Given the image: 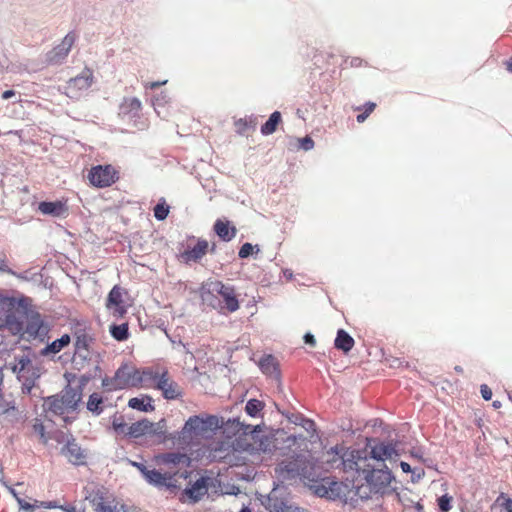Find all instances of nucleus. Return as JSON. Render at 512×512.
<instances>
[{
	"label": "nucleus",
	"mask_w": 512,
	"mask_h": 512,
	"mask_svg": "<svg viewBox=\"0 0 512 512\" xmlns=\"http://www.w3.org/2000/svg\"><path fill=\"white\" fill-rule=\"evenodd\" d=\"M328 455H332L331 458L327 459V463H330L332 467L336 462H339L343 466L344 471H355L359 476H366L373 466L370 461L373 460L371 455L369 456L368 450H349L343 446H335L327 452Z\"/></svg>",
	"instance_id": "f257e3e1"
},
{
	"label": "nucleus",
	"mask_w": 512,
	"mask_h": 512,
	"mask_svg": "<svg viewBox=\"0 0 512 512\" xmlns=\"http://www.w3.org/2000/svg\"><path fill=\"white\" fill-rule=\"evenodd\" d=\"M152 368L144 370L136 369L127 364L121 365L113 377H105L102 380V386L107 391L128 389L132 387H145L150 378L146 373L151 372Z\"/></svg>",
	"instance_id": "f03ea898"
},
{
	"label": "nucleus",
	"mask_w": 512,
	"mask_h": 512,
	"mask_svg": "<svg viewBox=\"0 0 512 512\" xmlns=\"http://www.w3.org/2000/svg\"><path fill=\"white\" fill-rule=\"evenodd\" d=\"M81 399V387L75 388L67 385L60 393L47 397L44 401V407L48 412L61 416L67 422L66 415L76 411Z\"/></svg>",
	"instance_id": "7ed1b4c3"
},
{
	"label": "nucleus",
	"mask_w": 512,
	"mask_h": 512,
	"mask_svg": "<svg viewBox=\"0 0 512 512\" xmlns=\"http://www.w3.org/2000/svg\"><path fill=\"white\" fill-rule=\"evenodd\" d=\"M149 376V382L146 388H153L161 391L162 396L166 400H176L182 397L183 391L177 382H175L167 369H151V372L146 373Z\"/></svg>",
	"instance_id": "20e7f679"
},
{
	"label": "nucleus",
	"mask_w": 512,
	"mask_h": 512,
	"mask_svg": "<svg viewBox=\"0 0 512 512\" xmlns=\"http://www.w3.org/2000/svg\"><path fill=\"white\" fill-rule=\"evenodd\" d=\"M130 306L131 303L128 290L120 285L113 286L108 293L105 307L115 318L120 319L127 314Z\"/></svg>",
	"instance_id": "39448f33"
},
{
	"label": "nucleus",
	"mask_w": 512,
	"mask_h": 512,
	"mask_svg": "<svg viewBox=\"0 0 512 512\" xmlns=\"http://www.w3.org/2000/svg\"><path fill=\"white\" fill-rule=\"evenodd\" d=\"M14 308L13 298L0 297V328H6L16 335L23 331V322L16 317Z\"/></svg>",
	"instance_id": "423d86ee"
},
{
	"label": "nucleus",
	"mask_w": 512,
	"mask_h": 512,
	"mask_svg": "<svg viewBox=\"0 0 512 512\" xmlns=\"http://www.w3.org/2000/svg\"><path fill=\"white\" fill-rule=\"evenodd\" d=\"M88 179L94 187L106 188L119 179V172L110 164L96 165L90 169Z\"/></svg>",
	"instance_id": "0eeeda50"
},
{
	"label": "nucleus",
	"mask_w": 512,
	"mask_h": 512,
	"mask_svg": "<svg viewBox=\"0 0 512 512\" xmlns=\"http://www.w3.org/2000/svg\"><path fill=\"white\" fill-rule=\"evenodd\" d=\"M178 476L181 478H186L187 473L186 471L181 474H179V472L161 473L156 469H151L145 476V479L151 485H154L159 488L166 487L167 489L172 490L180 487V485L178 484Z\"/></svg>",
	"instance_id": "6e6552de"
},
{
	"label": "nucleus",
	"mask_w": 512,
	"mask_h": 512,
	"mask_svg": "<svg viewBox=\"0 0 512 512\" xmlns=\"http://www.w3.org/2000/svg\"><path fill=\"white\" fill-rule=\"evenodd\" d=\"M219 420L216 416L209 415L205 418L199 416L190 417L183 428V434L203 435L204 433L217 428Z\"/></svg>",
	"instance_id": "1a4fd4ad"
},
{
	"label": "nucleus",
	"mask_w": 512,
	"mask_h": 512,
	"mask_svg": "<svg viewBox=\"0 0 512 512\" xmlns=\"http://www.w3.org/2000/svg\"><path fill=\"white\" fill-rule=\"evenodd\" d=\"M93 78V71L90 68H84L78 76L67 82L66 95L70 98H78L83 91L91 87Z\"/></svg>",
	"instance_id": "9d476101"
},
{
	"label": "nucleus",
	"mask_w": 512,
	"mask_h": 512,
	"mask_svg": "<svg viewBox=\"0 0 512 512\" xmlns=\"http://www.w3.org/2000/svg\"><path fill=\"white\" fill-rule=\"evenodd\" d=\"M162 422L164 421L162 420L161 422L155 424L147 419L137 421L128 427L127 434L134 438H138L143 435H152L159 438H164L165 430L164 425L161 424Z\"/></svg>",
	"instance_id": "9b49d317"
},
{
	"label": "nucleus",
	"mask_w": 512,
	"mask_h": 512,
	"mask_svg": "<svg viewBox=\"0 0 512 512\" xmlns=\"http://www.w3.org/2000/svg\"><path fill=\"white\" fill-rule=\"evenodd\" d=\"M212 290L216 292L224 301V309L233 313L240 308V304L237 298L236 290L231 285H226L221 281H215L211 283Z\"/></svg>",
	"instance_id": "f8f14e48"
},
{
	"label": "nucleus",
	"mask_w": 512,
	"mask_h": 512,
	"mask_svg": "<svg viewBox=\"0 0 512 512\" xmlns=\"http://www.w3.org/2000/svg\"><path fill=\"white\" fill-rule=\"evenodd\" d=\"M392 478V474L387 469L386 466H384V468L381 469L373 468L364 477V479L370 486L371 491L375 493L382 492L384 489H386L390 485Z\"/></svg>",
	"instance_id": "ddd939ff"
},
{
	"label": "nucleus",
	"mask_w": 512,
	"mask_h": 512,
	"mask_svg": "<svg viewBox=\"0 0 512 512\" xmlns=\"http://www.w3.org/2000/svg\"><path fill=\"white\" fill-rule=\"evenodd\" d=\"M75 40V33H68L58 46L54 47L47 53V62L52 65L62 63V61L68 56Z\"/></svg>",
	"instance_id": "4468645a"
},
{
	"label": "nucleus",
	"mask_w": 512,
	"mask_h": 512,
	"mask_svg": "<svg viewBox=\"0 0 512 512\" xmlns=\"http://www.w3.org/2000/svg\"><path fill=\"white\" fill-rule=\"evenodd\" d=\"M251 441L247 443L245 449L252 453L270 452L275 448L274 440L268 436L257 432L250 435Z\"/></svg>",
	"instance_id": "2eb2a0df"
},
{
	"label": "nucleus",
	"mask_w": 512,
	"mask_h": 512,
	"mask_svg": "<svg viewBox=\"0 0 512 512\" xmlns=\"http://www.w3.org/2000/svg\"><path fill=\"white\" fill-rule=\"evenodd\" d=\"M64 456L74 465H82L85 463V451L79 446L75 439L68 440L62 449Z\"/></svg>",
	"instance_id": "dca6fc26"
},
{
	"label": "nucleus",
	"mask_w": 512,
	"mask_h": 512,
	"mask_svg": "<svg viewBox=\"0 0 512 512\" xmlns=\"http://www.w3.org/2000/svg\"><path fill=\"white\" fill-rule=\"evenodd\" d=\"M208 247L209 244L207 240L199 239L192 248H188L182 253V258L185 262H197L207 254Z\"/></svg>",
	"instance_id": "f3484780"
},
{
	"label": "nucleus",
	"mask_w": 512,
	"mask_h": 512,
	"mask_svg": "<svg viewBox=\"0 0 512 512\" xmlns=\"http://www.w3.org/2000/svg\"><path fill=\"white\" fill-rule=\"evenodd\" d=\"M314 488L316 495L328 499H335L339 497L341 484L336 481H331L330 479H324L323 483L315 485Z\"/></svg>",
	"instance_id": "a211bd4d"
},
{
	"label": "nucleus",
	"mask_w": 512,
	"mask_h": 512,
	"mask_svg": "<svg viewBox=\"0 0 512 512\" xmlns=\"http://www.w3.org/2000/svg\"><path fill=\"white\" fill-rule=\"evenodd\" d=\"M10 365L12 372L17 375L19 380L31 375V372L34 370L32 369V361L27 355L16 356L14 362Z\"/></svg>",
	"instance_id": "6ab92c4d"
},
{
	"label": "nucleus",
	"mask_w": 512,
	"mask_h": 512,
	"mask_svg": "<svg viewBox=\"0 0 512 512\" xmlns=\"http://www.w3.org/2000/svg\"><path fill=\"white\" fill-rule=\"evenodd\" d=\"M24 333L28 335V339L41 338L47 333L43 321L41 320L38 314L30 317V319L27 322Z\"/></svg>",
	"instance_id": "aec40b11"
},
{
	"label": "nucleus",
	"mask_w": 512,
	"mask_h": 512,
	"mask_svg": "<svg viewBox=\"0 0 512 512\" xmlns=\"http://www.w3.org/2000/svg\"><path fill=\"white\" fill-rule=\"evenodd\" d=\"M370 455L373 460L384 461L396 456L397 453L393 444L378 443L371 447Z\"/></svg>",
	"instance_id": "412c9836"
},
{
	"label": "nucleus",
	"mask_w": 512,
	"mask_h": 512,
	"mask_svg": "<svg viewBox=\"0 0 512 512\" xmlns=\"http://www.w3.org/2000/svg\"><path fill=\"white\" fill-rule=\"evenodd\" d=\"M208 491L207 479L198 478L190 487L184 490V494L193 502L200 500Z\"/></svg>",
	"instance_id": "4be33fe9"
},
{
	"label": "nucleus",
	"mask_w": 512,
	"mask_h": 512,
	"mask_svg": "<svg viewBox=\"0 0 512 512\" xmlns=\"http://www.w3.org/2000/svg\"><path fill=\"white\" fill-rule=\"evenodd\" d=\"M38 210L44 215H51L54 217H60L67 213L68 208L65 203L62 201L55 202H40L38 205Z\"/></svg>",
	"instance_id": "5701e85b"
},
{
	"label": "nucleus",
	"mask_w": 512,
	"mask_h": 512,
	"mask_svg": "<svg viewBox=\"0 0 512 512\" xmlns=\"http://www.w3.org/2000/svg\"><path fill=\"white\" fill-rule=\"evenodd\" d=\"M95 512H119L117 506L110 501L108 497L101 491L95 493L91 499Z\"/></svg>",
	"instance_id": "b1692460"
},
{
	"label": "nucleus",
	"mask_w": 512,
	"mask_h": 512,
	"mask_svg": "<svg viewBox=\"0 0 512 512\" xmlns=\"http://www.w3.org/2000/svg\"><path fill=\"white\" fill-rule=\"evenodd\" d=\"M214 231L220 239L226 242L231 241L237 233L236 228L234 226H230L229 221L221 219L216 220L214 224Z\"/></svg>",
	"instance_id": "393cba45"
},
{
	"label": "nucleus",
	"mask_w": 512,
	"mask_h": 512,
	"mask_svg": "<svg viewBox=\"0 0 512 512\" xmlns=\"http://www.w3.org/2000/svg\"><path fill=\"white\" fill-rule=\"evenodd\" d=\"M71 338L68 334L62 335L59 339L48 344L40 351L41 356L55 355L70 344Z\"/></svg>",
	"instance_id": "a878e982"
},
{
	"label": "nucleus",
	"mask_w": 512,
	"mask_h": 512,
	"mask_svg": "<svg viewBox=\"0 0 512 512\" xmlns=\"http://www.w3.org/2000/svg\"><path fill=\"white\" fill-rule=\"evenodd\" d=\"M354 344V339L345 330L339 329L337 331V335L334 341V346L336 349L341 350L344 353H348L351 351Z\"/></svg>",
	"instance_id": "bb28decb"
},
{
	"label": "nucleus",
	"mask_w": 512,
	"mask_h": 512,
	"mask_svg": "<svg viewBox=\"0 0 512 512\" xmlns=\"http://www.w3.org/2000/svg\"><path fill=\"white\" fill-rule=\"evenodd\" d=\"M259 367L264 374L270 377L277 378L279 376L278 362L272 355L264 356L259 362Z\"/></svg>",
	"instance_id": "cd10ccee"
},
{
	"label": "nucleus",
	"mask_w": 512,
	"mask_h": 512,
	"mask_svg": "<svg viewBox=\"0 0 512 512\" xmlns=\"http://www.w3.org/2000/svg\"><path fill=\"white\" fill-rule=\"evenodd\" d=\"M281 121V113L279 111L273 112L269 119L261 126V133L265 136L273 134Z\"/></svg>",
	"instance_id": "c85d7f7f"
},
{
	"label": "nucleus",
	"mask_w": 512,
	"mask_h": 512,
	"mask_svg": "<svg viewBox=\"0 0 512 512\" xmlns=\"http://www.w3.org/2000/svg\"><path fill=\"white\" fill-rule=\"evenodd\" d=\"M141 108V101L135 97L125 98L121 104L122 112L125 114H132L133 116L137 115Z\"/></svg>",
	"instance_id": "c756f323"
},
{
	"label": "nucleus",
	"mask_w": 512,
	"mask_h": 512,
	"mask_svg": "<svg viewBox=\"0 0 512 512\" xmlns=\"http://www.w3.org/2000/svg\"><path fill=\"white\" fill-rule=\"evenodd\" d=\"M109 331L111 336L117 341H125L129 338L128 323H122L120 325L112 324Z\"/></svg>",
	"instance_id": "7c9ffc66"
},
{
	"label": "nucleus",
	"mask_w": 512,
	"mask_h": 512,
	"mask_svg": "<svg viewBox=\"0 0 512 512\" xmlns=\"http://www.w3.org/2000/svg\"><path fill=\"white\" fill-rule=\"evenodd\" d=\"M103 398L98 393H92L87 402V409L99 415L103 411Z\"/></svg>",
	"instance_id": "2f4dec72"
},
{
	"label": "nucleus",
	"mask_w": 512,
	"mask_h": 512,
	"mask_svg": "<svg viewBox=\"0 0 512 512\" xmlns=\"http://www.w3.org/2000/svg\"><path fill=\"white\" fill-rule=\"evenodd\" d=\"M269 510L270 512H298V508H293L292 506L287 505L281 499H270L269 502Z\"/></svg>",
	"instance_id": "473e14b6"
},
{
	"label": "nucleus",
	"mask_w": 512,
	"mask_h": 512,
	"mask_svg": "<svg viewBox=\"0 0 512 512\" xmlns=\"http://www.w3.org/2000/svg\"><path fill=\"white\" fill-rule=\"evenodd\" d=\"M32 430H33V433L39 438V440L43 444H46L48 442L49 437H48V435L46 433L45 426H44V424H43L41 419L35 418L33 420Z\"/></svg>",
	"instance_id": "72a5a7b5"
},
{
	"label": "nucleus",
	"mask_w": 512,
	"mask_h": 512,
	"mask_svg": "<svg viewBox=\"0 0 512 512\" xmlns=\"http://www.w3.org/2000/svg\"><path fill=\"white\" fill-rule=\"evenodd\" d=\"M90 341L91 338L87 333L77 332L75 339V351L77 353L81 352L82 350L88 351Z\"/></svg>",
	"instance_id": "f704fd0d"
},
{
	"label": "nucleus",
	"mask_w": 512,
	"mask_h": 512,
	"mask_svg": "<svg viewBox=\"0 0 512 512\" xmlns=\"http://www.w3.org/2000/svg\"><path fill=\"white\" fill-rule=\"evenodd\" d=\"M376 103L367 102L363 106L356 107V111H360L361 113L357 115V122L363 123L370 114L375 110Z\"/></svg>",
	"instance_id": "c9c22d12"
},
{
	"label": "nucleus",
	"mask_w": 512,
	"mask_h": 512,
	"mask_svg": "<svg viewBox=\"0 0 512 512\" xmlns=\"http://www.w3.org/2000/svg\"><path fill=\"white\" fill-rule=\"evenodd\" d=\"M39 374L33 370L31 372V375H28V376H25L24 378L21 379L22 381V392L24 394H30L33 387L35 386V381L36 379L39 378Z\"/></svg>",
	"instance_id": "e433bc0d"
},
{
	"label": "nucleus",
	"mask_w": 512,
	"mask_h": 512,
	"mask_svg": "<svg viewBox=\"0 0 512 512\" xmlns=\"http://www.w3.org/2000/svg\"><path fill=\"white\" fill-rule=\"evenodd\" d=\"M128 406L133 409H136L139 411H144V412H148V411H151L154 409V407L152 406V404L150 402L145 403L144 399L137 398V397L131 398L128 402Z\"/></svg>",
	"instance_id": "4c0bfd02"
},
{
	"label": "nucleus",
	"mask_w": 512,
	"mask_h": 512,
	"mask_svg": "<svg viewBox=\"0 0 512 512\" xmlns=\"http://www.w3.org/2000/svg\"><path fill=\"white\" fill-rule=\"evenodd\" d=\"M162 461L165 464L177 465L180 463H186L188 461V458L186 457V455L181 453H167L163 455Z\"/></svg>",
	"instance_id": "58836bf2"
},
{
	"label": "nucleus",
	"mask_w": 512,
	"mask_h": 512,
	"mask_svg": "<svg viewBox=\"0 0 512 512\" xmlns=\"http://www.w3.org/2000/svg\"><path fill=\"white\" fill-rule=\"evenodd\" d=\"M264 408L263 402L257 399H250L245 406L248 415L255 417Z\"/></svg>",
	"instance_id": "ea45409f"
},
{
	"label": "nucleus",
	"mask_w": 512,
	"mask_h": 512,
	"mask_svg": "<svg viewBox=\"0 0 512 512\" xmlns=\"http://www.w3.org/2000/svg\"><path fill=\"white\" fill-rule=\"evenodd\" d=\"M168 214H169V206L165 203V201L159 202L154 207V217L157 220H164V219H166Z\"/></svg>",
	"instance_id": "a19ab883"
},
{
	"label": "nucleus",
	"mask_w": 512,
	"mask_h": 512,
	"mask_svg": "<svg viewBox=\"0 0 512 512\" xmlns=\"http://www.w3.org/2000/svg\"><path fill=\"white\" fill-rule=\"evenodd\" d=\"M451 501L452 497L445 494L438 499V506L442 511L447 512L451 509Z\"/></svg>",
	"instance_id": "79ce46f5"
},
{
	"label": "nucleus",
	"mask_w": 512,
	"mask_h": 512,
	"mask_svg": "<svg viewBox=\"0 0 512 512\" xmlns=\"http://www.w3.org/2000/svg\"><path fill=\"white\" fill-rule=\"evenodd\" d=\"M299 146L305 151H309L314 147V141L311 137L305 136L303 138L298 139Z\"/></svg>",
	"instance_id": "37998d69"
},
{
	"label": "nucleus",
	"mask_w": 512,
	"mask_h": 512,
	"mask_svg": "<svg viewBox=\"0 0 512 512\" xmlns=\"http://www.w3.org/2000/svg\"><path fill=\"white\" fill-rule=\"evenodd\" d=\"M254 247L250 243H245L241 246L238 255L240 258L244 259L250 256L253 253Z\"/></svg>",
	"instance_id": "c03bdc74"
},
{
	"label": "nucleus",
	"mask_w": 512,
	"mask_h": 512,
	"mask_svg": "<svg viewBox=\"0 0 512 512\" xmlns=\"http://www.w3.org/2000/svg\"><path fill=\"white\" fill-rule=\"evenodd\" d=\"M0 271L14 274V272L7 265V258L4 253H0Z\"/></svg>",
	"instance_id": "a18cd8bd"
},
{
	"label": "nucleus",
	"mask_w": 512,
	"mask_h": 512,
	"mask_svg": "<svg viewBox=\"0 0 512 512\" xmlns=\"http://www.w3.org/2000/svg\"><path fill=\"white\" fill-rule=\"evenodd\" d=\"M480 392L483 399L488 401L492 398V391L486 384L481 385Z\"/></svg>",
	"instance_id": "49530a36"
},
{
	"label": "nucleus",
	"mask_w": 512,
	"mask_h": 512,
	"mask_svg": "<svg viewBox=\"0 0 512 512\" xmlns=\"http://www.w3.org/2000/svg\"><path fill=\"white\" fill-rule=\"evenodd\" d=\"M17 502L19 503L20 507L25 511L32 512L35 509V505H32L21 498H17Z\"/></svg>",
	"instance_id": "de8ad7c7"
},
{
	"label": "nucleus",
	"mask_w": 512,
	"mask_h": 512,
	"mask_svg": "<svg viewBox=\"0 0 512 512\" xmlns=\"http://www.w3.org/2000/svg\"><path fill=\"white\" fill-rule=\"evenodd\" d=\"M60 506L61 505H58L57 502H55V501L40 502L39 505H37V507L45 508V509H54V508L60 509Z\"/></svg>",
	"instance_id": "09e8293b"
},
{
	"label": "nucleus",
	"mask_w": 512,
	"mask_h": 512,
	"mask_svg": "<svg viewBox=\"0 0 512 512\" xmlns=\"http://www.w3.org/2000/svg\"><path fill=\"white\" fill-rule=\"evenodd\" d=\"M60 509L64 512H85V509H78L76 506L70 504L60 506Z\"/></svg>",
	"instance_id": "8fccbe9b"
},
{
	"label": "nucleus",
	"mask_w": 512,
	"mask_h": 512,
	"mask_svg": "<svg viewBox=\"0 0 512 512\" xmlns=\"http://www.w3.org/2000/svg\"><path fill=\"white\" fill-rule=\"evenodd\" d=\"M133 466H135L141 473L142 475L145 477L147 475V473L150 471V469H148L144 464L142 463H137V462H133Z\"/></svg>",
	"instance_id": "3c124183"
},
{
	"label": "nucleus",
	"mask_w": 512,
	"mask_h": 512,
	"mask_svg": "<svg viewBox=\"0 0 512 512\" xmlns=\"http://www.w3.org/2000/svg\"><path fill=\"white\" fill-rule=\"evenodd\" d=\"M304 340H305V343L310 344L312 346H314L316 344V340H315L314 336L310 333H307L304 336Z\"/></svg>",
	"instance_id": "603ef678"
},
{
	"label": "nucleus",
	"mask_w": 512,
	"mask_h": 512,
	"mask_svg": "<svg viewBox=\"0 0 512 512\" xmlns=\"http://www.w3.org/2000/svg\"><path fill=\"white\" fill-rule=\"evenodd\" d=\"M15 95L13 90H6L2 93V99L7 100Z\"/></svg>",
	"instance_id": "864d4df0"
},
{
	"label": "nucleus",
	"mask_w": 512,
	"mask_h": 512,
	"mask_svg": "<svg viewBox=\"0 0 512 512\" xmlns=\"http://www.w3.org/2000/svg\"><path fill=\"white\" fill-rule=\"evenodd\" d=\"M503 506H504V509L506 510V512H512V500L511 499H506Z\"/></svg>",
	"instance_id": "5fc2aeb1"
},
{
	"label": "nucleus",
	"mask_w": 512,
	"mask_h": 512,
	"mask_svg": "<svg viewBox=\"0 0 512 512\" xmlns=\"http://www.w3.org/2000/svg\"><path fill=\"white\" fill-rule=\"evenodd\" d=\"M166 81H163V82H151L149 84L146 85V87H149L151 89H155V88H158L160 87L161 85L165 84Z\"/></svg>",
	"instance_id": "6e6d98bb"
},
{
	"label": "nucleus",
	"mask_w": 512,
	"mask_h": 512,
	"mask_svg": "<svg viewBox=\"0 0 512 512\" xmlns=\"http://www.w3.org/2000/svg\"><path fill=\"white\" fill-rule=\"evenodd\" d=\"M400 466H401V469H402L403 472L407 473V472L411 471V466L408 463H406V462H401Z\"/></svg>",
	"instance_id": "4d7b16f0"
},
{
	"label": "nucleus",
	"mask_w": 512,
	"mask_h": 512,
	"mask_svg": "<svg viewBox=\"0 0 512 512\" xmlns=\"http://www.w3.org/2000/svg\"><path fill=\"white\" fill-rule=\"evenodd\" d=\"M506 69L512 73V58H510L507 62H506Z\"/></svg>",
	"instance_id": "13d9d810"
},
{
	"label": "nucleus",
	"mask_w": 512,
	"mask_h": 512,
	"mask_svg": "<svg viewBox=\"0 0 512 512\" xmlns=\"http://www.w3.org/2000/svg\"><path fill=\"white\" fill-rule=\"evenodd\" d=\"M9 490H10L11 494H12L16 499H17V498H20V497L17 495L16 491H15L13 488H10Z\"/></svg>",
	"instance_id": "bf43d9fd"
},
{
	"label": "nucleus",
	"mask_w": 512,
	"mask_h": 512,
	"mask_svg": "<svg viewBox=\"0 0 512 512\" xmlns=\"http://www.w3.org/2000/svg\"><path fill=\"white\" fill-rule=\"evenodd\" d=\"M240 512H252L250 508L248 507H243Z\"/></svg>",
	"instance_id": "052dcab7"
},
{
	"label": "nucleus",
	"mask_w": 512,
	"mask_h": 512,
	"mask_svg": "<svg viewBox=\"0 0 512 512\" xmlns=\"http://www.w3.org/2000/svg\"><path fill=\"white\" fill-rule=\"evenodd\" d=\"M238 124L246 125V122H243L242 120H239Z\"/></svg>",
	"instance_id": "680f3d73"
},
{
	"label": "nucleus",
	"mask_w": 512,
	"mask_h": 512,
	"mask_svg": "<svg viewBox=\"0 0 512 512\" xmlns=\"http://www.w3.org/2000/svg\"><path fill=\"white\" fill-rule=\"evenodd\" d=\"M455 369H456V371H458V372H461V371H462V369H461V368H459V367H456Z\"/></svg>",
	"instance_id": "e2e57ef3"
},
{
	"label": "nucleus",
	"mask_w": 512,
	"mask_h": 512,
	"mask_svg": "<svg viewBox=\"0 0 512 512\" xmlns=\"http://www.w3.org/2000/svg\"><path fill=\"white\" fill-rule=\"evenodd\" d=\"M509 398L512 400V394H511V395H509Z\"/></svg>",
	"instance_id": "0e129e2a"
}]
</instances>
